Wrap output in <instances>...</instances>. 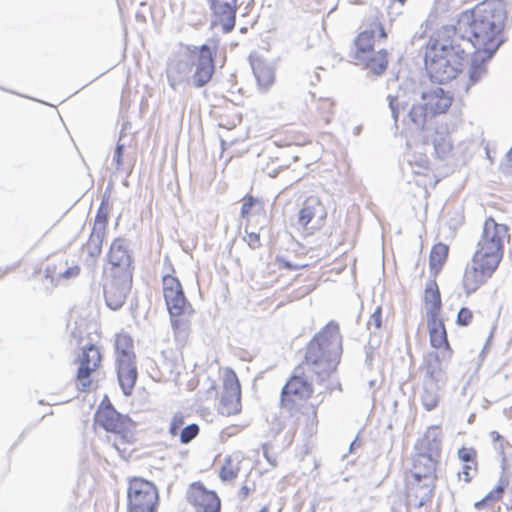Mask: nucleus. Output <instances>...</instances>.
<instances>
[{"instance_id":"bb28decb","label":"nucleus","mask_w":512,"mask_h":512,"mask_svg":"<svg viewBox=\"0 0 512 512\" xmlns=\"http://www.w3.org/2000/svg\"><path fill=\"white\" fill-rule=\"evenodd\" d=\"M108 260L113 266L111 271L128 269L129 254L123 239L117 238L112 242L108 253Z\"/></svg>"},{"instance_id":"4be33fe9","label":"nucleus","mask_w":512,"mask_h":512,"mask_svg":"<svg viewBox=\"0 0 512 512\" xmlns=\"http://www.w3.org/2000/svg\"><path fill=\"white\" fill-rule=\"evenodd\" d=\"M413 183L425 190L433 188L440 181L437 174L429 166V161L426 157L419 158L412 163Z\"/></svg>"},{"instance_id":"aec40b11","label":"nucleus","mask_w":512,"mask_h":512,"mask_svg":"<svg viewBox=\"0 0 512 512\" xmlns=\"http://www.w3.org/2000/svg\"><path fill=\"white\" fill-rule=\"evenodd\" d=\"M238 0H209L215 17L214 25H220L224 33L231 32L236 23Z\"/></svg>"},{"instance_id":"f704fd0d","label":"nucleus","mask_w":512,"mask_h":512,"mask_svg":"<svg viewBox=\"0 0 512 512\" xmlns=\"http://www.w3.org/2000/svg\"><path fill=\"white\" fill-rule=\"evenodd\" d=\"M452 143L447 135H439L434 140V149L436 154L443 158L452 151Z\"/></svg>"},{"instance_id":"4468645a","label":"nucleus","mask_w":512,"mask_h":512,"mask_svg":"<svg viewBox=\"0 0 512 512\" xmlns=\"http://www.w3.org/2000/svg\"><path fill=\"white\" fill-rule=\"evenodd\" d=\"M222 387L218 412L223 416L237 415L242 410L241 385L233 369L226 367L221 371Z\"/></svg>"},{"instance_id":"7ed1b4c3","label":"nucleus","mask_w":512,"mask_h":512,"mask_svg":"<svg viewBox=\"0 0 512 512\" xmlns=\"http://www.w3.org/2000/svg\"><path fill=\"white\" fill-rule=\"evenodd\" d=\"M510 228L487 217L472 257V266L465 270L463 287L467 294L476 292L498 269L505 245L510 241Z\"/></svg>"},{"instance_id":"37998d69","label":"nucleus","mask_w":512,"mask_h":512,"mask_svg":"<svg viewBox=\"0 0 512 512\" xmlns=\"http://www.w3.org/2000/svg\"><path fill=\"white\" fill-rule=\"evenodd\" d=\"M370 326H373L375 329H379L382 326V308L378 306L375 311L370 316L368 321Z\"/></svg>"},{"instance_id":"a19ab883","label":"nucleus","mask_w":512,"mask_h":512,"mask_svg":"<svg viewBox=\"0 0 512 512\" xmlns=\"http://www.w3.org/2000/svg\"><path fill=\"white\" fill-rule=\"evenodd\" d=\"M243 203L241 207V217L248 218L251 215L252 208L258 203V200L254 198L252 195H246L243 198Z\"/></svg>"},{"instance_id":"6e6552de","label":"nucleus","mask_w":512,"mask_h":512,"mask_svg":"<svg viewBox=\"0 0 512 512\" xmlns=\"http://www.w3.org/2000/svg\"><path fill=\"white\" fill-rule=\"evenodd\" d=\"M427 328L430 345L437 351L429 352L423 358L420 369L425 385L440 381L443 374V361L450 360L453 355L443 318H427Z\"/></svg>"},{"instance_id":"f03ea898","label":"nucleus","mask_w":512,"mask_h":512,"mask_svg":"<svg viewBox=\"0 0 512 512\" xmlns=\"http://www.w3.org/2000/svg\"><path fill=\"white\" fill-rule=\"evenodd\" d=\"M506 21L505 2L485 0L461 12L454 27L471 43L474 54L484 61L490 59L504 42Z\"/></svg>"},{"instance_id":"f257e3e1","label":"nucleus","mask_w":512,"mask_h":512,"mask_svg":"<svg viewBox=\"0 0 512 512\" xmlns=\"http://www.w3.org/2000/svg\"><path fill=\"white\" fill-rule=\"evenodd\" d=\"M342 355L339 325L328 323L306 344L300 362L281 389L280 409L311 404L314 383L321 384L337 370Z\"/></svg>"},{"instance_id":"0eeeda50","label":"nucleus","mask_w":512,"mask_h":512,"mask_svg":"<svg viewBox=\"0 0 512 512\" xmlns=\"http://www.w3.org/2000/svg\"><path fill=\"white\" fill-rule=\"evenodd\" d=\"M94 425L108 433L107 441L121 456L129 457L135 450L134 422L129 416L119 413L107 396H104L94 414Z\"/></svg>"},{"instance_id":"6ab92c4d","label":"nucleus","mask_w":512,"mask_h":512,"mask_svg":"<svg viewBox=\"0 0 512 512\" xmlns=\"http://www.w3.org/2000/svg\"><path fill=\"white\" fill-rule=\"evenodd\" d=\"M308 249L299 242H294L284 252L278 254L274 264L279 270L295 271L311 265L307 261Z\"/></svg>"},{"instance_id":"09e8293b","label":"nucleus","mask_w":512,"mask_h":512,"mask_svg":"<svg viewBox=\"0 0 512 512\" xmlns=\"http://www.w3.org/2000/svg\"><path fill=\"white\" fill-rule=\"evenodd\" d=\"M122 146H117L116 149V163L120 165L122 163Z\"/></svg>"},{"instance_id":"2eb2a0df","label":"nucleus","mask_w":512,"mask_h":512,"mask_svg":"<svg viewBox=\"0 0 512 512\" xmlns=\"http://www.w3.org/2000/svg\"><path fill=\"white\" fill-rule=\"evenodd\" d=\"M132 287V273L129 269L110 271L109 278L104 286V295L107 305L117 310L126 302Z\"/></svg>"},{"instance_id":"49530a36","label":"nucleus","mask_w":512,"mask_h":512,"mask_svg":"<svg viewBox=\"0 0 512 512\" xmlns=\"http://www.w3.org/2000/svg\"><path fill=\"white\" fill-rule=\"evenodd\" d=\"M56 270H57L56 264H48L45 268L47 277L51 278V280H54L56 278V275L58 276V274L56 273Z\"/></svg>"},{"instance_id":"2f4dec72","label":"nucleus","mask_w":512,"mask_h":512,"mask_svg":"<svg viewBox=\"0 0 512 512\" xmlns=\"http://www.w3.org/2000/svg\"><path fill=\"white\" fill-rule=\"evenodd\" d=\"M104 238L105 234H102V232L92 231L87 242L82 247L83 252L91 259L98 258L102 253Z\"/></svg>"},{"instance_id":"8fccbe9b","label":"nucleus","mask_w":512,"mask_h":512,"mask_svg":"<svg viewBox=\"0 0 512 512\" xmlns=\"http://www.w3.org/2000/svg\"><path fill=\"white\" fill-rule=\"evenodd\" d=\"M241 492L244 496H248L250 493V489L247 486L241 488Z\"/></svg>"},{"instance_id":"de8ad7c7","label":"nucleus","mask_w":512,"mask_h":512,"mask_svg":"<svg viewBox=\"0 0 512 512\" xmlns=\"http://www.w3.org/2000/svg\"><path fill=\"white\" fill-rule=\"evenodd\" d=\"M394 102H396V99L392 98L391 101H390V107L392 109L394 119L397 120L398 119V115H399V111H398V108H397V106H396V104Z\"/></svg>"},{"instance_id":"a18cd8bd","label":"nucleus","mask_w":512,"mask_h":512,"mask_svg":"<svg viewBox=\"0 0 512 512\" xmlns=\"http://www.w3.org/2000/svg\"><path fill=\"white\" fill-rule=\"evenodd\" d=\"M490 437H491V440L493 441V443H499L501 449L502 450L504 449L503 444L505 441H504L503 436L498 431H495V430L491 431Z\"/></svg>"},{"instance_id":"c85d7f7f","label":"nucleus","mask_w":512,"mask_h":512,"mask_svg":"<svg viewBox=\"0 0 512 512\" xmlns=\"http://www.w3.org/2000/svg\"><path fill=\"white\" fill-rule=\"evenodd\" d=\"M114 348L115 361L136 360L133 339L128 334H117L115 338Z\"/></svg>"},{"instance_id":"c03bdc74","label":"nucleus","mask_w":512,"mask_h":512,"mask_svg":"<svg viewBox=\"0 0 512 512\" xmlns=\"http://www.w3.org/2000/svg\"><path fill=\"white\" fill-rule=\"evenodd\" d=\"M80 274V267L75 265L67 268L63 273H58V278L70 279Z\"/></svg>"},{"instance_id":"4c0bfd02","label":"nucleus","mask_w":512,"mask_h":512,"mask_svg":"<svg viewBox=\"0 0 512 512\" xmlns=\"http://www.w3.org/2000/svg\"><path fill=\"white\" fill-rule=\"evenodd\" d=\"M200 428L196 423H192L184 427L178 434L181 443L187 444L199 434Z\"/></svg>"},{"instance_id":"20e7f679","label":"nucleus","mask_w":512,"mask_h":512,"mask_svg":"<svg viewBox=\"0 0 512 512\" xmlns=\"http://www.w3.org/2000/svg\"><path fill=\"white\" fill-rule=\"evenodd\" d=\"M454 26H443L430 36L424 48V65L430 79L439 84L457 78L468 64V53L457 43Z\"/></svg>"},{"instance_id":"1a4fd4ad","label":"nucleus","mask_w":512,"mask_h":512,"mask_svg":"<svg viewBox=\"0 0 512 512\" xmlns=\"http://www.w3.org/2000/svg\"><path fill=\"white\" fill-rule=\"evenodd\" d=\"M162 292L174 334L176 336L186 334L190 330L195 310L174 273L162 277Z\"/></svg>"},{"instance_id":"a878e982","label":"nucleus","mask_w":512,"mask_h":512,"mask_svg":"<svg viewBox=\"0 0 512 512\" xmlns=\"http://www.w3.org/2000/svg\"><path fill=\"white\" fill-rule=\"evenodd\" d=\"M508 484L509 481L507 477L500 478L497 485L492 490H490L481 500L474 503V508L478 511H494L495 505L503 499Z\"/></svg>"},{"instance_id":"ddd939ff","label":"nucleus","mask_w":512,"mask_h":512,"mask_svg":"<svg viewBox=\"0 0 512 512\" xmlns=\"http://www.w3.org/2000/svg\"><path fill=\"white\" fill-rule=\"evenodd\" d=\"M283 410L289 414L287 427L292 437L299 434L304 439H309L316 435L319 427V404L311 403Z\"/></svg>"},{"instance_id":"ea45409f","label":"nucleus","mask_w":512,"mask_h":512,"mask_svg":"<svg viewBox=\"0 0 512 512\" xmlns=\"http://www.w3.org/2000/svg\"><path fill=\"white\" fill-rule=\"evenodd\" d=\"M473 317V312L469 308L462 307L457 314L456 323L459 326H468L472 323Z\"/></svg>"},{"instance_id":"cd10ccee","label":"nucleus","mask_w":512,"mask_h":512,"mask_svg":"<svg viewBox=\"0 0 512 512\" xmlns=\"http://www.w3.org/2000/svg\"><path fill=\"white\" fill-rule=\"evenodd\" d=\"M313 114L316 122L328 125L335 115V103L330 98H319L314 102Z\"/></svg>"},{"instance_id":"79ce46f5","label":"nucleus","mask_w":512,"mask_h":512,"mask_svg":"<svg viewBox=\"0 0 512 512\" xmlns=\"http://www.w3.org/2000/svg\"><path fill=\"white\" fill-rule=\"evenodd\" d=\"M244 240L247 243V245L253 250L259 249L262 246L259 233H255V232L247 233Z\"/></svg>"},{"instance_id":"423d86ee","label":"nucleus","mask_w":512,"mask_h":512,"mask_svg":"<svg viewBox=\"0 0 512 512\" xmlns=\"http://www.w3.org/2000/svg\"><path fill=\"white\" fill-rule=\"evenodd\" d=\"M440 461L424 454H413L410 466L403 472L407 505L422 508L431 505L438 482Z\"/></svg>"},{"instance_id":"72a5a7b5","label":"nucleus","mask_w":512,"mask_h":512,"mask_svg":"<svg viewBox=\"0 0 512 512\" xmlns=\"http://www.w3.org/2000/svg\"><path fill=\"white\" fill-rule=\"evenodd\" d=\"M239 470L238 464L227 457L220 469L219 477L222 481H232L238 476Z\"/></svg>"},{"instance_id":"f8f14e48","label":"nucleus","mask_w":512,"mask_h":512,"mask_svg":"<svg viewBox=\"0 0 512 512\" xmlns=\"http://www.w3.org/2000/svg\"><path fill=\"white\" fill-rule=\"evenodd\" d=\"M160 497L154 483L141 477H132L127 486V512H157Z\"/></svg>"},{"instance_id":"603ef678","label":"nucleus","mask_w":512,"mask_h":512,"mask_svg":"<svg viewBox=\"0 0 512 512\" xmlns=\"http://www.w3.org/2000/svg\"><path fill=\"white\" fill-rule=\"evenodd\" d=\"M325 218H326V212L322 211V213L320 215V220L323 221Z\"/></svg>"},{"instance_id":"58836bf2","label":"nucleus","mask_w":512,"mask_h":512,"mask_svg":"<svg viewBox=\"0 0 512 512\" xmlns=\"http://www.w3.org/2000/svg\"><path fill=\"white\" fill-rule=\"evenodd\" d=\"M107 223H108L107 213L105 211H103L102 207H100L96 214L95 224H94L92 231L102 232V234H105Z\"/></svg>"},{"instance_id":"e433bc0d","label":"nucleus","mask_w":512,"mask_h":512,"mask_svg":"<svg viewBox=\"0 0 512 512\" xmlns=\"http://www.w3.org/2000/svg\"><path fill=\"white\" fill-rule=\"evenodd\" d=\"M185 415L182 412L175 413L169 423L168 432L172 437L178 436L179 432L184 428Z\"/></svg>"},{"instance_id":"5701e85b","label":"nucleus","mask_w":512,"mask_h":512,"mask_svg":"<svg viewBox=\"0 0 512 512\" xmlns=\"http://www.w3.org/2000/svg\"><path fill=\"white\" fill-rule=\"evenodd\" d=\"M115 364L119 385L123 393L129 396L138 378L136 360H118Z\"/></svg>"},{"instance_id":"9b49d317","label":"nucleus","mask_w":512,"mask_h":512,"mask_svg":"<svg viewBox=\"0 0 512 512\" xmlns=\"http://www.w3.org/2000/svg\"><path fill=\"white\" fill-rule=\"evenodd\" d=\"M103 354L96 344L83 346L74 359L75 382L79 391L88 392L98 386V375L102 368Z\"/></svg>"},{"instance_id":"b1692460","label":"nucleus","mask_w":512,"mask_h":512,"mask_svg":"<svg viewBox=\"0 0 512 512\" xmlns=\"http://www.w3.org/2000/svg\"><path fill=\"white\" fill-rule=\"evenodd\" d=\"M423 304L427 318L442 317V299L439 286L435 280H430L425 287Z\"/></svg>"},{"instance_id":"7c9ffc66","label":"nucleus","mask_w":512,"mask_h":512,"mask_svg":"<svg viewBox=\"0 0 512 512\" xmlns=\"http://www.w3.org/2000/svg\"><path fill=\"white\" fill-rule=\"evenodd\" d=\"M449 255V247L444 243H436L432 246L429 256V266L433 274L436 276L442 270Z\"/></svg>"},{"instance_id":"473e14b6","label":"nucleus","mask_w":512,"mask_h":512,"mask_svg":"<svg viewBox=\"0 0 512 512\" xmlns=\"http://www.w3.org/2000/svg\"><path fill=\"white\" fill-rule=\"evenodd\" d=\"M187 74L185 65L182 62H171L168 66L167 77L170 81V85L175 88L177 83L181 81Z\"/></svg>"},{"instance_id":"dca6fc26","label":"nucleus","mask_w":512,"mask_h":512,"mask_svg":"<svg viewBox=\"0 0 512 512\" xmlns=\"http://www.w3.org/2000/svg\"><path fill=\"white\" fill-rule=\"evenodd\" d=\"M187 501L195 509V512H220L221 500L217 493L200 482L192 483L186 494Z\"/></svg>"},{"instance_id":"f3484780","label":"nucleus","mask_w":512,"mask_h":512,"mask_svg":"<svg viewBox=\"0 0 512 512\" xmlns=\"http://www.w3.org/2000/svg\"><path fill=\"white\" fill-rule=\"evenodd\" d=\"M191 53L196 56L193 61L195 66L194 83L196 87L207 84L214 74V51L206 44L194 47Z\"/></svg>"},{"instance_id":"9d476101","label":"nucleus","mask_w":512,"mask_h":512,"mask_svg":"<svg viewBox=\"0 0 512 512\" xmlns=\"http://www.w3.org/2000/svg\"><path fill=\"white\" fill-rule=\"evenodd\" d=\"M453 103V95L439 85H424L421 101L412 105L409 119L418 127H424L428 118L446 113Z\"/></svg>"},{"instance_id":"412c9836","label":"nucleus","mask_w":512,"mask_h":512,"mask_svg":"<svg viewBox=\"0 0 512 512\" xmlns=\"http://www.w3.org/2000/svg\"><path fill=\"white\" fill-rule=\"evenodd\" d=\"M457 457L463 463L461 470L457 473V478L468 484L479 470L478 452L474 447L463 446L458 449Z\"/></svg>"},{"instance_id":"3c124183","label":"nucleus","mask_w":512,"mask_h":512,"mask_svg":"<svg viewBox=\"0 0 512 512\" xmlns=\"http://www.w3.org/2000/svg\"><path fill=\"white\" fill-rule=\"evenodd\" d=\"M269 511H270L269 505H265L258 512H269Z\"/></svg>"},{"instance_id":"393cba45","label":"nucleus","mask_w":512,"mask_h":512,"mask_svg":"<svg viewBox=\"0 0 512 512\" xmlns=\"http://www.w3.org/2000/svg\"><path fill=\"white\" fill-rule=\"evenodd\" d=\"M252 69L260 89L268 90L275 83V71L271 64L262 58L252 61Z\"/></svg>"},{"instance_id":"39448f33","label":"nucleus","mask_w":512,"mask_h":512,"mask_svg":"<svg viewBox=\"0 0 512 512\" xmlns=\"http://www.w3.org/2000/svg\"><path fill=\"white\" fill-rule=\"evenodd\" d=\"M388 33L383 23V17L373 15L363 22V29L353 40L349 54L351 62L369 70L374 75H382L389 65L387 49H375L376 40L385 41Z\"/></svg>"},{"instance_id":"c756f323","label":"nucleus","mask_w":512,"mask_h":512,"mask_svg":"<svg viewBox=\"0 0 512 512\" xmlns=\"http://www.w3.org/2000/svg\"><path fill=\"white\" fill-rule=\"evenodd\" d=\"M321 206L318 199L307 198L298 212L297 224L305 230L308 229L309 224L316 217L317 209Z\"/></svg>"},{"instance_id":"a211bd4d","label":"nucleus","mask_w":512,"mask_h":512,"mask_svg":"<svg viewBox=\"0 0 512 512\" xmlns=\"http://www.w3.org/2000/svg\"><path fill=\"white\" fill-rule=\"evenodd\" d=\"M443 432L441 425L428 426L422 436L414 444L415 454H424L425 456L439 460L442 453Z\"/></svg>"},{"instance_id":"c9c22d12","label":"nucleus","mask_w":512,"mask_h":512,"mask_svg":"<svg viewBox=\"0 0 512 512\" xmlns=\"http://www.w3.org/2000/svg\"><path fill=\"white\" fill-rule=\"evenodd\" d=\"M421 403L425 410L432 411L439 404V396L435 391H432L425 386L423 394L421 395Z\"/></svg>"}]
</instances>
